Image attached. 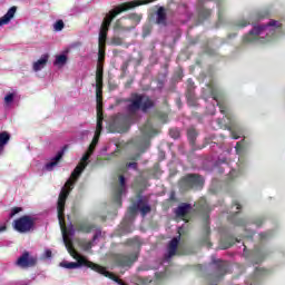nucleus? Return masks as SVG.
Returning a JSON list of instances; mask_svg holds the SVG:
<instances>
[{"label":"nucleus","instance_id":"obj_1","mask_svg":"<svg viewBox=\"0 0 285 285\" xmlns=\"http://www.w3.org/2000/svg\"><path fill=\"white\" fill-rule=\"evenodd\" d=\"M104 59H106V48H99L98 51V65L96 71V87H97V125L94 139L87 150L82 156L80 164L73 170H86L88 166V159L95 153L97 144H99V137H101V130H104V111L101 102V86L104 85Z\"/></svg>","mask_w":285,"mask_h":285},{"label":"nucleus","instance_id":"obj_2","mask_svg":"<svg viewBox=\"0 0 285 285\" xmlns=\"http://www.w3.org/2000/svg\"><path fill=\"white\" fill-rule=\"evenodd\" d=\"M155 0H136L131 2H125L109 13L106 14L100 32H99V48H106V39L108 37V28H110V23H112V19L116 18L117 14H121V12H126V10H131V8H137V6H146V3H153Z\"/></svg>","mask_w":285,"mask_h":285},{"label":"nucleus","instance_id":"obj_3","mask_svg":"<svg viewBox=\"0 0 285 285\" xmlns=\"http://www.w3.org/2000/svg\"><path fill=\"white\" fill-rule=\"evenodd\" d=\"M277 28H279V22L271 20L267 24L254 26L253 30L244 39L247 43L257 41V39H261V43H264L265 37H273L277 32Z\"/></svg>","mask_w":285,"mask_h":285},{"label":"nucleus","instance_id":"obj_4","mask_svg":"<svg viewBox=\"0 0 285 285\" xmlns=\"http://www.w3.org/2000/svg\"><path fill=\"white\" fill-rule=\"evenodd\" d=\"M61 266H63L65 268H79V266H87L88 268H92V271H96V273H100V275H105V277H109V279L121 284V281H119V278H117V276H115L112 273L107 272L106 267L94 264L85 257H78L77 263H61Z\"/></svg>","mask_w":285,"mask_h":285},{"label":"nucleus","instance_id":"obj_5","mask_svg":"<svg viewBox=\"0 0 285 285\" xmlns=\"http://www.w3.org/2000/svg\"><path fill=\"white\" fill-rule=\"evenodd\" d=\"M149 108H153V100L144 95H131V98L128 100L127 104L128 115H137L139 110L146 112V110H149Z\"/></svg>","mask_w":285,"mask_h":285},{"label":"nucleus","instance_id":"obj_6","mask_svg":"<svg viewBox=\"0 0 285 285\" xmlns=\"http://www.w3.org/2000/svg\"><path fill=\"white\" fill-rule=\"evenodd\" d=\"M130 244L131 246H135L130 254H120L116 257L118 266H121L122 268H130L132 263L137 262V258L139 257V246H141V240L135 238Z\"/></svg>","mask_w":285,"mask_h":285},{"label":"nucleus","instance_id":"obj_7","mask_svg":"<svg viewBox=\"0 0 285 285\" xmlns=\"http://www.w3.org/2000/svg\"><path fill=\"white\" fill-rule=\"evenodd\" d=\"M13 228L18 233H30L35 228V219L30 216H22L13 222Z\"/></svg>","mask_w":285,"mask_h":285},{"label":"nucleus","instance_id":"obj_8","mask_svg":"<svg viewBox=\"0 0 285 285\" xmlns=\"http://www.w3.org/2000/svg\"><path fill=\"white\" fill-rule=\"evenodd\" d=\"M181 186H186V188H202L204 186V178L197 175H188L183 178Z\"/></svg>","mask_w":285,"mask_h":285},{"label":"nucleus","instance_id":"obj_9","mask_svg":"<svg viewBox=\"0 0 285 285\" xmlns=\"http://www.w3.org/2000/svg\"><path fill=\"white\" fill-rule=\"evenodd\" d=\"M17 266L20 268H30L37 264V258L30 256L28 252H24L16 262Z\"/></svg>","mask_w":285,"mask_h":285},{"label":"nucleus","instance_id":"obj_10","mask_svg":"<svg viewBox=\"0 0 285 285\" xmlns=\"http://www.w3.org/2000/svg\"><path fill=\"white\" fill-rule=\"evenodd\" d=\"M181 239L180 236L174 237L168 246H167V253L165 254V262H170L171 257H175L177 255V247L179 246V240Z\"/></svg>","mask_w":285,"mask_h":285},{"label":"nucleus","instance_id":"obj_11","mask_svg":"<svg viewBox=\"0 0 285 285\" xmlns=\"http://www.w3.org/2000/svg\"><path fill=\"white\" fill-rule=\"evenodd\" d=\"M137 210H140L142 217H146L150 213V205L146 204L144 199H139L136 205L129 208L131 214L137 213Z\"/></svg>","mask_w":285,"mask_h":285},{"label":"nucleus","instance_id":"obj_12","mask_svg":"<svg viewBox=\"0 0 285 285\" xmlns=\"http://www.w3.org/2000/svg\"><path fill=\"white\" fill-rule=\"evenodd\" d=\"M142 132L145 136V140L140 144V148H148L150 146V141H148V139H150V137H153L155 135V134H153V125H150V122H148L142 128Z\"/></svg>","mask_w":285,"mask_h":285},{"label":"nucleus","instance_id":"obj_13","mask_svg":"<svg viewBox=\"0 0 285 285\" xmlns=\"http://www.w3.org/2000/svg\"><path fill=\"white\" fill-rule=\"evenodd\" d=\"M48 59H50V56L48 53H45L41 56V58L33 62V70L35 72H39V70H43L46 68V63H48Z\"/></svg>","mask_w":285,"mask_h":285},{"label":"nucleus","instance_id":"obj_14","mask_svg":"<svg viewBox=\"0 0 285 285\" xmlns=\"http://www.w3.org/2000/svg\"><path fill=\"white\" fill-rule=\"evenodd\" d=\"M17 13V7H11L8 12L0 18V26H6L7 23H10V21L14 18V14Z\"/></svg>","mask_w":285,"mask_h":285},{"label":"nucleus","instance_id":"obj_15","mask_svg":"<svg viewBox=\"0 0 285 285\" xmlns=\"http://www.w3.org/2000/svg\"><path fill=\"white\" fill-rule=\"evenodd\" d=\"M63 157V150L59 151L50 163L45 165L46 170H53L57 164H59V160Z\"/></svg>","mask_w":285,"mask_h":285},{"label":"nucleus","instance_id":"obj_16","mask_svg":"<svg viewBox=\"0 0 285 285\" xmlns=\"http://www.w3.org/2000/svg\"><path fill=\"white\" fill-rule=\"evenodd\" d=\"M191 208L193 206L190 204L184 203L176 208L175 213L177 217H184V215H187V213H189Z\"/></svg>","mask_w":285,"mask_h":285},{"label":"nucleus","instance_id":"obj_17","mask_svg":"<svg viewBox=\"0 0 285 285\" xmlns=\"http://www.w3.org/2000/svg\"><path fill=\"white\" fill-rule=\"evenodd\" d=\"M8 141H10V134L8 131L0 132V155H2L3 148L8 146Z\"/></svg>","mask_w":285,"mask_h":285},{"label":"nucleus","instance_id":"obj_18","mask_svg":"<svg viewBox=\"0 0 285 285\" xmlns=\"http://www.w3.org/2000/svg\"><path fill=\"white\" fill-rule=\"evenodd\" d=\"M120 187L116 190V197L117 199H121V195L126 193V178L124 176L119 177Z\"/></svg>","mask_w":285,"mask_h":285},{"label":"nucleus","instance_id":"obj_19","mask_svg":"<svg viewBox=\"0 0 285 285\" xmlns=\"http://www.w3.org/2000/svg\"><path fill=\"white\" fill-rule=\"evenodd\" d=\"M157 23L166 24V9H164V7H160L157 11Z\"/></svg>","mask_w":285,"mask_h":285},{"label":"nucleus","instance_id":"obj_20","mask_svg":"<svg viewBox=\"0 0 285 285\" xmlns=\"http://www.w3.org/2000/svg\"><path fill=\"white\" fill-rule=\"evenodd\" d=\"M92 228H95V226L89 223H80L77 225V230H80L81 233H90Z\"/></svg>","mask_w":285,"mask_h":285},{"label":"nucleus","instance_id":"obj_21","mask_svg":"<svg viewBox=\"0 0 285 285\" xmlns=\"http://www.w3.org/2000/svg\"><path fill=\"white\" fill-rule=\"evenodd\" d=\"M62 239L67 250H69V253H75V249L72 248V242L68 239V234H66V230H62Z\"/></svg>","mask_w":285,"mask_h":285},{"label":"nucleus","instance_id":"obj_22","mask_svg":"<svg viewBox=\"0 0 285 285\" xmlns=\"http://www.w3.org/2000/svg\"><path fill=\"white\" fill-rule=\"evenodd\" d=\"M67 61H68V57H66V55H60L56 57L53 66H66Z\"/></svg>","mask_w":285,"mask_h":285},{"label":"nucleus","instance_id":"obj_23","mask_svg":"<svg viewBox=\"0 0 285 285\" xmlns=\"http://www.w3.org/2000/svg\"><path fill=\"white\" fill-rule=\"evenodd\" d=\"M99 237H101V232H97L94 236V240L92 242H88L83 245L85 250H90V248H92L94 246V242H97V239H99Z\"/></svg>","mask_w":285,"mask_h":285},{"label":"nucleus","instance_id":"obj_24","mask_svg":"<svg viewBox=\"0 0 285 285\" xmlns=\"http://www.w3.org/2000/svg\"><path fill=\"white\" fill-rule=\"evenodd\" d=\"M187 137L189 141L193 144L195 141V138L197 137V131L195 129H189L187 131Z\"/></svg>","mask_w":285,"mask_h":285},{"label":"nucleus","instance_id":"obj_25","mask_svg":"<svg viewBox=\"0 0 285 285\" xmlns=\"http://www.w3.org/2000/svg\"><path fill=\"white\" fill-rule=\"evenodd\" d=\"M63 20H58L56 21V23L53 24V29L56 32H61V30H63Z\"/></svg>","mask_w":285,"mask_h":285},{"label":"nucleus","instance_id":"obj_26","mask_svg":"<svg viewBox=\"0 0 285 285\" xmlns=\"http://www.w3.org/2000/svg\"><path fill=\"white\" fill-rule=\"evenodd\" d=\"M12 101H14V94H8V95L4 97V102H6V104H12Z\"/></svg>","mask_w":285,"mask_h":285},{"label":"nucleus","instance_id":"obj_27","mask_svg":"<svg viewBox=\"0 0 285 285\" xmlns=\"http://www.w3.org/2000/svg\"><path fill=\"white\" fill-rule=\"evenodd\" d=\"M23 209L21 207H14L11 209L10 217H14V215H18V213H21Z\"/></svg>","mask_w":285,"mask_h":285},{"label":"nucleus","instance_id":"obj_28","mask_svg":"<svg viewBox=\"0 0 285 285\" xmlns=\"http://www.w3.org/2000/svg\"><path fill=\"white\" fill-rule=\"evenodd\" d=\"M169 135H170V137H173V139L179 138V131H177L175 129H170Z\"/></svg>","mask_w":285,"mask_h":285},{"label":"nucleus","instance_id":"obj_29","mask_svg":"<svg viewBox=\"0 0 285 285\" xmlns=\"http://www.w3.org/2000/svg\"><path fill=\"white\" fill-rule=\"evenodd\" d=\"M43 257H45L46 259H50V257H52V250L46 249V250H45V254H43Z\"/></svg>","mask_w":285,"mask_h":285},{"label":"nucleus","instance_id":"obj_30","mask_svg":"<svg viewBox=\"0 0 285 285\" xmlns=\"http://www.w3.org/2000/svg\"><path fill=\"white\" fill-rule=\"evenodd\" d=\"M112 43H114V46H121V40H120V38H114V39H112Z\"/></svg>","mask_w":285,"mask_h":285},{"label":"nucleus","instance_id":"obj_31","mask_svg":"<svg viewBox=\"0 0 285 285\" xmlns=\"http://www.w3.org/2000/svg\"><path fill=\"white\" fill-rule=\"evenodd\" d=\"M212 99L216 101L217 106H219V101L217 100V97H215V92L212 91Z\"/></svg>","mask_w":285,"mask_h":285},{"label":"nucleus","instance_id":"obj_32","mask_svg":"<svg viewBox=\"0 0 285 285\" xmlns=\"http://www.w3.org/2000/svg\"><path fill=\"white\" fill-rule=\"evenodd\" d=\"M239 148H242V144L237 142L236 146H235L237 155H239Z\"/></svg>","mask_w":285,"mask_h":285},{"label":"nucleus","instance_id":"obj_33","mask_svg":"<svg viewBox=\"0 0 285 285\" xmlns=\"http://www.w3.org/2000/svg\"><path fill=\"white\" fill-rule=\"evenodd\" d=\"M128 168H137V163H129Z\"/></svg>","mask_w":285,"mask_h":285},{"label":"nucleus","instance_id":"obj_34","mask_svg":"<svg viewBox=\"0 0 285 285\" xmlns=\"http://www.w3.org/2000/svg\"><path fill=\"white\" fill-rule=\"evenodd\" d=\"M220 248H223V250H226V248H230V244H228V245H220Z\"/></svg>","mask_w":285,"mask_h":285},{"label":"nucleus","instance_id":"obj_35","mask_svg":"<svg viewBox=\"0 0 285 285\" xmlns=\"http://www.w3.org/2000/svg\"><path fill=\"white\" fill-rule=\"evenodd\" d=\"M233 139H239V136L235 135L234 131H232Z\"/></svg>","mask_w":285,"mask_h":285},{"label":"nucleus","instance_id":"obj_36","mask_svg":"<svg viewBox=\"0 0 285 285\" xmlns=\"http://www.w3.org/2000/svg\"><path fill=\"white\" fill-rule=\"evenodd\" d=\"M239 208H242L240 204H236V210H239Z\"/></svg>","mask_w":285,"mask_h":285},{"label":"nucleus","instance_id":"obj_37","mask_svg":"<svg viewBox=\"0 0 285 285\" xmlns=\"http://www.w3.org/2000/svg\"><path fill=\"white\" fill-rule=\"evenodd\" d=\"M3 230H6V226L0 227V233H3Z\"/></svg>","mask_w":285,"mask_h":285},{"label":"nucleus","instance_id":"obj_38","mask_svg":"<svg viewBox=\"0 0 285 285\" xmlns=\"http://www.w3.org/2000/svg\"><path fill=\"white\" fill-rule=\"evenodd\" d=\"M219 109H220V112L224 115V112H226L225 110H224V107H219Z\"/></svg>","mask_w":285,"mask_h":285},{"label":"nucleus","instance_id":"obj_39","mask_svg":"<svg viewBox=\"0 0 285 285\" xmlns=\"http://www.w3.org/2000/svg\"><path fill=\"white\" fill-rule=\"evenodd\" d=\"M136 17V19L138 20V21H141V17L140 16H135Z\"/></svg>","mask_w":285,"mask_h":285},{"label":"nucleus","instance_id":"obj_40","mask_svg":"<svg viewBox=\"0 0 285 285\" xmlns=\"http://www.w3.org/2000/svg\"><path fill=\"white\" fill-rule=\"evenodd\" d=\"M230 176L234 177L235 176V170L230 171Z\"/></svg>","mask_w":285,"mask_h":285},{"label":"nucleus","instance_id":"obj_41","mask_svg":"<svg viewBox=\"0 0 285 285\" xmlns=\"http://www.w3.org/2000/svg\"><path fill=\"white\" fill-rule=\"evenodd\" d=\"M249 23H250V22L244 23V24H243V28L246 27V26H248Z\"/></svg>","mask_w":285,"mask_h":285},{"label":"nucleus","instance_id":"obj_42","mask_svg":"<svg viewBox=\"0 0 285 285\" xmlns=\"http://www.w3.org/2000/svg\"><path fill=\"white\" fill-rule=\"evenodd\" d=\"M209 114H210V115H215V111H214V110H212Z\"/></svg>","mask_w":285,"mask_h":285}]
</instances>
